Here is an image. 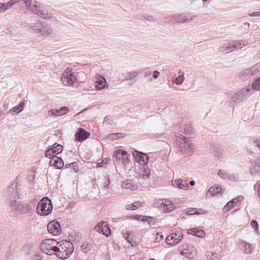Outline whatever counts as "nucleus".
Masks as SVG:
<instances>
[{
    "mask_svg": "<svg viewBox=\"0 0 260 260\" xmlns=\"http://www.w3.org/2000/svg\"><path fill=\"white\" fill-rule=\"evenodd\" d=\"M6 197V204L18 213L26 214L31 212L32 208L30 205L16 201V199L23 198V196L19 193L17 186L12 184L9 186Z\"/></svg>",
    "mask_w": 260,
    "mask_h": 260,
    "instance_id": "1",
    "label": "nucleus"
},
{
    "mask_svg": "<svg viewBox=\"0 0 260 260\" xmlns=\"http://www.w3.org/2000/svg\"><path fill=\"white\" fill-rule=\"evenodd\" d=\"M58 246H53V251L56 256L60 259L68 258L73 253L74 247L72 243L68 240L57 242Z\"/></svg>",
    "mask_w": 260,
    "mask_h": 260,
    "instance_id": "2",
    "label": "nucleus"
},
{
    "mask_svg": "<svg viewBox=\"0 0 260 260\" xmlns=\"http://www.w3.org/2000/svg\"><path fill=\"white\" fill-rule=\"evenodd\" d=\"M251 85H249L246 88H243L235 93L230 101V104L233 107L238 103H240L247 99L254 93Z\"/></svg>",
    "mask_w": 260,
    "mask_h": 260,
    "instance_id": "3",
    "label": "nucleus"
},
{
    "mask_svg": "<svg viewBox=\"0 0 260 260\" xmlns=\"http://www.w3.org/2000/svg\"><path fill=\"white\" fill-rule=\"evenodd\" d=\"M176 137V142L179 146L178 151L184 155L191 154L193 149L191 141L189 138L181 135Z\"/></svg>",
    "mask_w": 260,
    "mask_h": 260,
    "instance_id": "4",
    "label": "nucleus"
},
{
    "mask_svg": "<svg viewBox=\"0 0 260 260\" xmlns=\"http://www.w3.org/2000/svg\"><path fill=\"white\" fill-rule=\"evenodd\" d=\"M53 209V205L50 199L48 197L43 198L38 203L37 213L43 216L50 214Z\"/></svg>",
    "mask_w": 260,
    "mask_h": 260,
    "instance_id": "5",
    "label": "nucleus"
},
{
    "mask_svg": "<svg viewBox=\"0 0 260 260\" xmlns=\"http://www.w3.org/2000/svg\"><path fill=\"white\" fill-rule=\"evenodd\" d=\"M29 29L34 31L36 34L41 33L44 36H49L52 32V28L46 23L37 21L32 23L29 26Z\"/></svg>",
    "mask_w": 260,
    "mask_h": 260,
    "instance_id": "6",
    "label": "nucleus"
},
{
    "mask_svg": "<svg viewBox=\"0 0 260 260\" xmlns=\"http://www.w3.org/2000/svg\"><path fill=\"white\" fill-rule=\"evenodd\" d=\"M36 3L30 4V7H26L28 10L31 11L32 13L42 16L45 19H50L52 17V14L48 12L47 11L42 9L40 7H38L36 5Z\"/></svg>",
    "mask_w": 260,
    "mask_h": 260,
    "instance_id": "7",
    "label": "nucleus"
},
{
    "mask_svg": "<svg viewBox=\"0 0 260 260\" xmlns=\"http://www.w3.org/2000/svg\"><path fill=\"white\" fill-rule=\"evenodd\" d=\"M248 70H249L252 76L260 73V62L256 63L251 67L248 68ZM251 87L252 89L255 90V91H260V76L252 82Z\"/></svg>",
    "mask_w": 260,
    "mask_h": 260,
    "instance_id": "8",
    "label": "nucleus"
},
{
    "mask_svg": "<svg viewBox=\"0 0 260 260\" xmlns=\"http://www.w3.org/2000/svg\"><path fill=\"white\" fill-rule=\"evenodd\" d=\"M61 81L62 84L66 86H72L76 81L74 73H71V70L67 68L62 74Z\"/></svg>",
    "mask_w": 260,
    "mask_h": 260,
    "instance_id": "9",
    "label": "nucleus"
},
{
    "mask_svg": "<svg viewBox=\"0 0 260 260\" xmlns=\"http://www.w3.org/2000/svg\"><path fill=\"white\" fill-rule=\"evenodd\" d=\"M47 230L48 232L53 236L59 235L61 233L60 223L56 220H52L48 223Z\"/></svg>",
    "mask_w": 260,
    "mask_h": 260,
    "instance_id": "10",
    "label": "nucleus"
},
{
    "mask_svg": "<svg viewBox=\"0 0 260 260\" xmlns=\"http://www.w3.org/2000/svg\"><path fill=\"white\" fill-rule=\"evenodd\" d=\"M182 238L183 235L178 231L177 233H173L167 236L166 242L169 245H175L179 243Z\"/></svg>",
    "mask_w": 260,
    "mask_h": 260,
    "instance_id": "11",
    "label": "nucleus"
},
{
    "mask_svg": "<svg viewBox=\"0 0 260 260\" xmlns=\"http://www.w3.org/2000/svg\"><path fill=\"white\" fill-rule=\"evenodd\" d=\"M63 150V146L60 144H54L53 147L48 149L45 152V156L52 157L60 154Z\"/></svg>",
    "mask_w": 260,
    "mask_h": 260,
    "instance_id": "12",
    "label": "nucleus"
},
{
    "mask_svg": "<svg viewBox=\"0 0 260 260\" xmlns=\"http://www.w3.org/2000/svg\"><path fill=\"white\" fill-rule=\"evenodd\" d=\"M134 156L137 160V161L141 165H147L149 157L147 154L143 152L135 150L133 153Z\"/></svg>",
    "mask_w": 260,
    "mask_h": 260,
    "instance_id": "13",
    "label": "nucleus"
},
{
    "mask_svg": "<svg viewBox=\"0 0 260 260\" xmlns=\"http://www.w3.org/2000/svg\"><path fill=\"white\" fill-rule=\"evenodd\" d=\"M96 81L95 82V88L97 90H100L108 87L106 79L102 75L96 76Z\"/></svg>",
    "mask_w": 260,
    "mask_h": 260,
    "instance_id": "14",
    "label": "nucleus"
},
{
    "mask_svg": "<svg viewBox=\"0 0 260 260\" xmlns=\"http://www.w3.org/2000/svg\"><path fill=\"white\" fill-rule=\"evenodd\" d=\"M90 135L89 132L82 128H79L75 134L76 140L79 142H83L87 139Z\"/></svg>",
    "mask_w": 260,
    "mask_h": 260,
    "instance_id": "15",
    "label": "nucleus"
},
{
    "mask_svg": "<svg viewBox=\"0 0 260 260\" xmlns=\"http://www.w3.org/2000/svg\"><path fill=\"white\" fill-rule=\"evenodd\" d=\"M57 242L53 239H46L42 241L41 245V248L42 250H51L53 249V246H55V245H57Z\"/></svg>",
    "mask_w": 260,
    "mask_h": 260,
    "instance_id": "16",
    "label": "nucleus"
},
{
    "mask_svg": "<svg viewBox=\"0 0 260 260\" xmlns=\"http://www.w3.org/2000/svg\"><path fill=\"white\" fill-rule=\"evenodd\" d=\"M69 111V109L67 106H63L59 109H51L48 111V113L49 116L55 115L60 116L63 115Z\"/></svg>",
    "mask_w": 260,
    "mask_h": 260,
    "instance_id": "17",
    "label": "nucleus"
},
{
    "mask_svg": "<svg viewBox=\"0 0 260 260\" xmlns=\"http://www.w3.org/2000/svg\"><path fill=\"white\" fill-rule=\"evenodd\" d=\"M236 47V46L235 42L232 41L229 43L223 44L219 48V51L221 52L228 53L235 51Z\"/></svg>",
    "mask_w": 260,
    "mask_h": 260,
    "instance_id": "18",
    "label": "nucleus"
},
{
    "mask_svg": "<svg viewBox=\"0 0 260 260\" xmlns=\"http://www.w3.org/2000/svg\"><path fill=\"white\" fill-rule=\"evenodd\" d=\"M122 188L130 189L131 190H135L138 188L137 183L132 179H127L121 182Z\"/></svg>",
    "mask_w": 260,
    "mask_h": 260,
    "instance_id": "19",
    "label": "nucleus"
},
{
    "mask_svg": "<svg viewBox=\"0 0 260 260\" xmlns=\"http://www.w3.org/2000/svg\"><path fill=\"white\" fill-rule=\"evenodd\" d=\"M172 18L175 21L178 22L188 23L193 19V16H190L189 15L188 16H183L182 14H178L174 15Z\"/></svg>",
    "mask_w": 260,
    "mask_h": 260,
    "instance_id": "20",
    "label": "nucleus"
},
{
    "mask_svg": "<svg viewBox=\"0 0 260 260\" xmlns=\"http://www.w3.org/2000/svg\"><path fill=\"white\" fill-rule=\"evenodd\" d=\"M50 158H51L50 164L51 166L55 167L58 169H61L64 166L63 161L61 158L57 156H53Z\"/></svg>",
    "mask_w": 260,
    "mask_h": 260,
    "instance_id": "21",
    "label": "nucleus"
},
{
    "mask_svg": "<svg viewBox=\"0 0 260 260\" xmlns=\"http://www.w3.org/2000/svg\"><path fill=\"white\" fill-rule=\"evenodd\" d=\"M194 250V248L192 246L187 247V248L183 249L181 252V254L185 256L189 259H192L193 256L196 255L195 251L193 252Z\"/></svg>",
    "mask_w": 260,
    "mask_h": 260,
    "instance_id": "22",
    "label": "nucleus"
},
{
    "mask_svg": "<svg viewBox=\"0 0 260 260\" xmlns=\"http://www.w3.org/2000/svg\"><path fill=\"white\" fill-rule=\"evenodd\" d=\"M222 192V189L220 187L213 186L208 190L206 193V196L209 197L210 195L211 196H214L218 193H221Z\"/></svg>",
    "mask_w": 260,
    "mask_h": 260,
    "instance_id": "23",
    "label": "nucleus"
},
{
    "mask_svg": "<svg viewBox=\"0 0 260 260\" xmlns=\"http://www.w3.org/2000/svg\"><path fill=\"white\" fill-rule=\"evenodd\" d=\"M172 185L174 187L183 189H185L186 187L187 188L188 187L187 183L185 180L182 179L172 180Z\"/></svg>",
    "mask_w": 260,
    "mask_h": 260,
    "instance_id": "24",
    "label": "nucleus"
},
{
    "mask_svg": "<svg viewBox=\"0 0 260 260\" xmlns=\"http://www.w3.org/2000/svg\"><path fill=\"white\" fill-rule=\"evenodd\" d=\"M150 175V170L147 165H144L143 168L140 172V176L144 180H149Z\"/></svg>",
    "mask_w": 260,
    "mask_h": 260,
    "instance_id": "25",
    "label": "nucleus"
},
{
    "mask_svg": "<svg viewBox=\"0 0 260 260\" xmlns=\"http://www.w3.org/2000/svg\"><path fill=\"white\" fill-rule=\"evenodd\" d=\"M64 169L68 170V172L77 173L79 170V167L77 162H73L69 164H66Z\"/></svg>",
    "mask_w": 260,
    "mask_h": 260,
    "instance_id": "26",
    "label": "nucleus"
},
{
    "mask_svg": "<svg viewBox=\"0 0 260 260\" xmlns=\"http://www.w3.org/2000/svg\"><path fill=\"white\" fill-rule=\"evenodd\" d=\"M24 107V103L23 101L21 102L18 105L12 108L10 112L12 114H18L22 111Z\"/></svg>",
    "mask_w": 260,
    "mask_h": 260,
    "instance_id": "27",
    "label": "nucleus"
},
{
    "mask_svg": "<svg viewBox=\"0 0 260 260\" xmlns=\"http://www.w3.org/2000/svg\"><path fill=\"white\" fill-rule=\"evenodd\" d=\"M239 76L241 80L246 81L250 79L252 75H251L248 68H247L242 71L240 73Z\"/></svg>",
    "mask_w": 260,
    "mask_h": 260,
    "instance_id": "28",
    "label": "nucleus"
},
{
    "mask_svg": "<svg viewBox=\"0 0 260 260\" xmlns=\"http://www.w3.org/2000/svg\"><path fill=\"white\" fill-rule=\"evenodd\" d=\"M237 204V199H233L229 202L224 206L223 210L225 212L229 211L232 208H234Z\"/></svg>",
    "mask_w": 260,
    "mask_h": 260,
    "instance_id": "29",
    "label": "nucleus"
},
{
    "mask_svg": "<svg viewBox=\"0 0 260 260\" xmlns=\"http://www.w3.org/2000/svg\"><path fill=\"white\" fill-rule=\"evenodd\" d=\"M125 136V134L123 133H112L108 135V138L112 140H117L123 138Z\"/></svg>",
    "mask_w": 260,
    "mask_h": 260,
    "instance_id": "30",
    "label": "nucleus"
},
{
    "mask_svg": "<svg viewBox=\"0 0 260 260\" xmlns=\"http://www.w3.org/2000/svg\"><path fill=\"white\" fill-rule=\"evenodd\" d=\"M233 41L235 42L236 46L235 50L242 49L243 46H246L248 44V42L246 40H233Z\"/></svg>",
    "mask_w": 260,
    "mask_h": 260,
    "instance_id": "31",
    "label": "nucleus"
},
{
    "mask_svg": "<svg viewBox=\"0 0 260 260\" xmlns=\"http://www.w3.org/2000/svg\"><path fill=\"white\" fill-rule=\"evenodd\" d=\"M123 151L124 150L123 149H118L114 152V156L115 158L116 161L119 162L122 159V154H123Z\"/></svg>",
    "mask_w": 260,
    "mask_h": 260,
    "instance_id": "32",
    "label": "nucleus"
},
{
    "mask_svg": "<svg viewBox=\"0 0 260 260\" xmlns=\"http://www.w3.org/2000/svg\"><path fill=\"white\" fill-rule=\"evenodd\" d=\"M102 224H103V232L102 234L108 237L110 235L111 230L106 222L102 221Z\"/></svg>",
    "mask_w": 260,
    "mask_h": 260,
    "instance_id": "33",
    "label": "nucleus"
},
{
    "mask_svg": "<svg viewBox=\"0 0 260 260\" xmlns=\"http://www.w3.org/2000/svg\"><path fill=\"white\" fill-rule=\"evenodd\" d=\"M143 218L144 219H142V221H147L150 226L155 225V218L153 217L145 216Z\"/></svg>",
    "mask_w": 260,
    "mask_h": 260,
    "instance_id": "34",
    "label": "nucleus"
},
{
    "mask_svg": "<svg viewBox=\"0 0 260 260\" xmlns=\"http://www.w3.org/2000/svg\"><path fill=\"white\" fill-rule=\"evenodd\" d=\"M184 131L187 135L191 134L192 132V127L190 122H188L184 125Z\"/></svg>",
    "mask_w": 260,
    "mask_h": 260,
    "instance_id": "35",
    "label": "nucleus"
},
{
    "mask_svg": "<svg viewBox=\"0 0 260 260\" xmlns=\"http://www.w3.org/2000/svg\"><path fill=\"white\" fill-rule=\"evenodd\" d=\"M217 175L223 179H231L229 174L225 171L223 170H219L217 172Z\"/></svg>",
    "mask_w": 260,
    "mask_h": 260,
    "instance_id": "36",
    "label": "nucleus"
},
{
    "mask_svg": "<svg viewBox=\"0 0 260 260\" xmlns=\"http://www.w3.org/2000/svg\"><path fill=\"white\" fill-rule=\"evenodd\" d=\"M113 122V119L111 116L107 115L105 117L103 121V124L112 125Z\"/></svg>",
    "mask_w": 260,
    "mask_h": 260,
    "instance_id": "37",
    "label": "nucleus"
},
{
    "mask_svg": "<svg viewBox=\"0 0 260 260\" xmlns=\"http://www.w3.org/2000/svg\"><path fill=\"white\" fill-rule=\"evenodd\" d=\"M122 161L123 164H127L130 162L129 159V154L127 153V152L125 150L123 152V154H122Z\"/></svg>",
    "mask_w": 260,
    "mask_h": 260,
    "instance_id": "38",
    "label": "nucleus"
},
{
    "mask_svg": "<svg viewBox=\"0 0 260 260\" xmlns=\"http://www.w3.org/2000/svg\"><path fill=\"white\" fill-rule=\"evenodd\" d=\"M138 74V73L137 72H132L128 73L125 77L126 80L133 79L137 76Z\"/></svg>",
    "mask_w": 260,
    "mask_h": 260,
    "instance_id": "39",
    "label": "nucleus"
},
{
    "mask_svg": "<svg viewBox=\"0 0 260 260\" xmlns=\"http://www.w3.org/2000/svg\"><path fill=\"white\" fill-rule=\"evenodd\" d=\"M183 76H184V75H183V74H182L176 78L174 81L177 85H179L182 83V82H183V80H184Z\"/></svg>",
    "mask_w": 260,
    "mask_h": 260,
    "instance_id": "40",
    "label": "nucleus"
},
{
    "mask_svg": "<svg viewBox=\"0 0 260 260\" xmlns=\"http://www.w3.org/2000/svg\"><path fill=\"white\" fill-rule=\"evenodd\" d=\"M210 150L214 154H221V149L218 146H212Z\"/></svg>",
    "mask_w": 260,
    "mask_h": 260,
    "instance_id": "41",
    "label": "nucleus"
},
{
    "mask_svg": "<svg viewBox=\"0 0 260 260\" xmlns=\"http://www.w3.org/2000/svg\"><path fill=\"white\" fill-rule=\"evenodd\" d=\"M103 224H102V221L96 225L94 227V230L97 232L102 234L103 232Z\"/></svg>",
    "mask_w": 260,
    "mask_h": 260,
    "instance_id": "42",
    "label": "nucleus"
},
{
    "mask_svg": "<svg viewBox=\"0 0 260 260\" xmlns=\"http://www.w3.org/2000/svg\"><path fill=\"white\" fill-rule=\"evenodd\" d=\"M251 225L254 229L255 232H258V224L256 221L252 220L251 221Z\"/></svg>",
    "mask_w": 260,
    "mask_h": 260,
    "instance_id": "43",
    "label": "nucleus"
},
{
    "mask_svg": "<svg viewBox=\"0 0 260 260\" xmlns=\"http://www.w3.org/2000/svg\"><path fill=\"white\" fill-rule=\"evenodd\" d=\"M205 232L202 230H198L196 229L195 236L200 238L203 237L205 236Z\"/></svg>",
    "mask_w": 260,
    "mask_h": 260,
    "instance_id": "44",
    "label": "nucleus"
},
{
    "mask_svg": "<svg viewBox=\"0 0 260 260\" xmlns=\"http://www.w3.org/2000/svg\"><path fill=\"white\" fill-rule=\"evenodd\" d=\"M141 203L140 202H136L131 205V208L132 210H135L141 206Z\"/></svg>",
    "mask_w": 260,
    "mask_h": 260,
    "instance_id": "45",
    "label": "nucleus"
},
{
    "mask_svg": "<svg viewBox=\"0 0 260 260\" xmlns=\"http://www.w3.org/2000/svg\"><path fill=\"white\" fill-rule=\"evenodd\" d=\"M244 247H245V251H246L247 253L251 252L252 249L251 244L245 242Z\"/></svg>",
    "mask_w": 260,
    "mask_h": 260,
    "instance_id": "46",
    "label": "nucleus"
},
{
    "mask_svg": "<svg viewBox=\"0 0 260 260\" xmlns=\"http://www.w3.org/2000/svg\"><path fill=\"white\" fill-rule=\"evenodd\" d=\"M25 5L26 7H30V4L36 3V0H21Z\"/></svg>",
    "mask_w": 260,
    "mask_h": 260,
    "instance_id": "47",
    "label": "nucleus"
},
{
    "mask_svg": "<svg viewBox=\"0 0 260 260\" xmlns=\"http://www.w3.org/2000/svg\"><path fill=\"white\" fill-rule=\"evenodd\" d=\"M7 10H8V8L6 4L0 2V13L4 12Z\"/></svg>",
    "mask_w": 260,
    "mask_h": 260,
    "instance_id": "48",
    "label": "nucleus"
},
{
    "mask_svg": "<svg viewBox=\"0 0 260 260\" xmlns=\"http://www.w3.org/2000/svg\"><path fill=\"white\" fill-rule=\"evenodd\" d=\"M187 213L188 215H194V214L199 215V214H201L200 212H198V211H196V208L189 209L187 212Z\"/></svg>",
    "mask_w": 260,
    "mask_h": 260,
    "instance_id": "49",
    "label": "nucleus"
},
{
    "mask_svg": "<svg viewBox=\"0 0 260 260\" xmlns=\"http://www.w3.org/2000/svg\"><path fill=\"white\" fill-rule=\"evenodd\" d=\"M144 17L146 20L148 21H155V18L151 15H146L144 16Z\"/></svg>",
    "mask_w": 260,
    "mask_h": 260,
    "instance_id": "50",
    "label": "nucleus"
},
{
    "mask_svg": "<svg viewBox=\"0 0 260 260\" xmlns=\"http://www.w3.org/2000/svg\"><path fill=\"white\" fill-rule=\"evenodd\" d=\"M164 239V237L162 235H160L159 234H157V236L155 239V242H159L160 241Z\"/></svg>",
    "mask_w": 260,
    "mask_h": 260,
    "instance_id": "51",
    "label": "nucleus"
},
{
    "mask_svg": "<svg viewBox=\"0 0 260 260\" xmlns=\"http://www.w3.org/2000/svg\"><path fill=\"white\" fill-rule=\"evenodd\" d=\"M250 141L252 143L256 144V146L258 147V149L260 150V139L252 140H250Z\"/></svg>",
    "mask_w": 260,
    "mask_h": 260,
    "instance_id": "52",
    "label": "nucleus"
},
{
    "mask_svg": "<svg viewBox=\"0 0 260 260\" xmlns=\"http://www.w3.org/2000/svg\"><path fill=\"white\" fill-rule=\"evenodd\" d=\"M30 260H41L40 255L35 254L31 257Z\"/></svg>",
    "mask_w": 260,
    "mask_h": 260,
    "instance_id": "53",
    "label": "nucleus"
},
{
    "mask_svg": "<svg viewBox=\"0 0 260 260\" xmlns=\"http://www.w3.org/2000/svg\"><path fill=\"white\" fill-rule=\"evenodd\" d=\"M173 210V206H170L169 204L166 206V208L164 209V210L166 211V212H170Z\"/></svg>",
    "mask_w": 260,
    "mask_h": 260,
    "instance_id": "54",
    "label": "nucleus"
},
{
    "mask_svg": "<svg viewBox=\"0 0 260 260\" xmlns=\"http://www.w3.org/2000/svg\"><path fill=\"white\" fill-rule=\"evenodd\" d=\"M159 72L156 70L154 71L153 72V78L155 79L158 78V76H159Z\"/></svg>",
    "mask_w": 260,
    "mask_h": 260,
    "instance_id": "55",
    "label": "nucleus"
},
{
    "mask_svg": "<svg viewBox=\"0 0 260 260\" xmlns=\"http://www.w3.org/2000/svg\"><path fill=\"white\" fill-rule=\"evenodd\" d=\"M144 217H145V216L136 215L134 216V218L137 220H140L142 221V219H144V218H143Z\"/></svg>",
    "mask_w": 260,
    "mask_h": 260,
    "instance_id": "56",
    "label": "nucleus"
},
{
    "mask_svg": "<svg viewBox=\"0 0 260 260\" xmlns=\"http://www.w3.org/2000/svg\"><path fill=\"white\" fill-rule=\"evenodd\" d=\"M254 165L260 168V156L254 161Z\"/></svg>",
    "mask_w": 260,
    "mask_h": 260,
    "instance_id": "57",
    "label": "nucleus"
},
{
    "mask_svg": "<svg viewBox=\"0 0 260 260\" xmlns=\"http://www.w3.org/2000/svg\"><path fill=\"white\" fill-rule=\"evenodd\" d=\"M196 231V229H190L188 230V233L195 236Z\"/></svg>",
    "mask_w": 260,
    "mask_h": 260,
    "instance_id": "58",
    "label": "nucleus"
},
{
    "mask_svg": "<svg viewBox=\"0 0 260 260\" xmlns=\"http://www.w3.org/2000/svg\"><path fill=\"white\" fill-rule=\"evenodd\" d=\"M250 16H260V11L257 12H253L251 13Z\"/></svg>",
    "mask_w": 260,
    "mask_h": 260,
    "instance_id": "59",
    "label": "nucleus"
},
{
    "mask_svg": "<svg viewBox=\"0 0 260 260\" xmlns=\"http://www.w3.org/2000/svg\"><path fill=\"white\" fill-rule=\"evenodd\" d=\"M234 199H237V203L239 202H241L244 199V197L243 196H239L237 198H235Z\"/></svg>",
    "mask_w": 260,
    "mask_h": 260,
    "instance_id": "60",
    "label": "nucleus"
},
{
    "mask_svg": "<svg viewBox=\"0 0 260 260\" xmlns=\"http://www.w3.org/2000/svg\"><path fill=\"white\" fill-rule=\"evenodd\" d=\"M110 178H108L107 179V183H105V188H108L109 184H110Z\"/></svg>",
    "mask_w": 260,
    "mask_h": 260,
    "instance_id": "61",
    "label": "nucleus"
},
{
    "mask_svg": "<svg viewBox=\"0 0 260 260\" xmlns=\"http://www.w3.org/2000/svg\"><path fill=\"white\" fill-rule=\"evenodd\" d=\"M151 75L150 72H146L144 73V77L146 78Z\"/></svg>",
    "mask_w": 260,
    "mask_h": 260,
    "instance_id": "62",
    "label": "nucleus"
},
{
    "mask_svg": "<svg viewBox=\"0 0 260 260\" xmlns=\"http://www.w3.org/2000/svg\"><path fill=\"white\" fill-rule=\"evenodd\" d=\"M189 184H190L191 186H193V185L195 184V182H194V181H193V180L190 181L189 182Z\"/></svg>",
    "mask_w": 260,
    "mask_h": 260,
    "instance_id": "63",
    "label": "nucleus"
},
{
    "mask_svg": "<svg viewBox=\"0 0 260 260\" xmlns=\"http://www.w3.org/2000/svg\"><path fill=\"white\" fill-rule=\"evenodd\" d=\"M126 209L127 210H132V208H131V205H128L127 207H126Z\"/></svg>",
    "mask_w": 260,
    "mask_h": 260,
    "instance_id": "64",
    "label": "nucleus"
}]
</instances>
